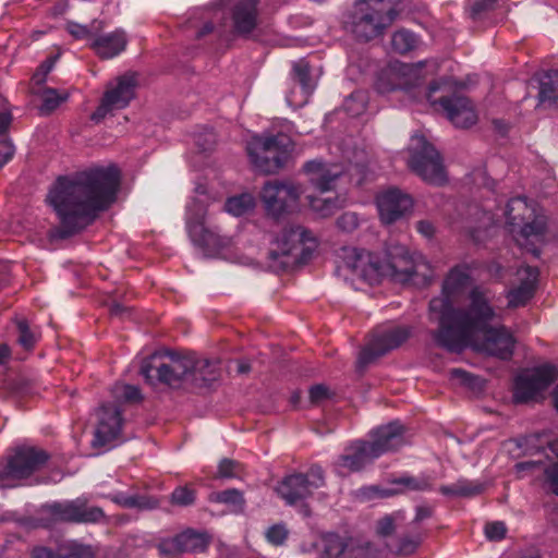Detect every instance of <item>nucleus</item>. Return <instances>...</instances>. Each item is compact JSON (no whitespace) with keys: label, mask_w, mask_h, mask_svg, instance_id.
Segmentation results:
<instances>
[{"label":"nucleus","mask_w":558,"mask_h":558,"mask_svg":"<svg viewBox=\"0 0 558 558\" xmlns=\"http://www.w3.org/2000/svg\"><path fill=\"white\" fill-rule=\"evenodd\" d=\"M429 312L432 319L439 325L434 332L438 345L451 352H461L471 347L501 360L512 356L515 339L505 326L489 325L496 314L489 298L481 288L471 290L465 308H451L447 301L433 299Z\"/></svg>","instance_id":"1"},{"label":"nucleus","mask_w":558,"mask_h":558,"mask_svg":"<svg viewBox=\"0 0 558 558\" xmlns=\"http://www.w3.org/2000/svg\"><path fill=\"white\" fill-rule=\"evenodd\" d=\"M119 185L120 171L116 166L59 178L47 196L60 221L57 235L66 239L89 226L99 211L116 201Z\"/></svg>","instance_id":"2"},{"label":"nucleus","mask_w":558,"mask_h":558,"mask_svg":"<svg viewBox=\"0 0 558 558\" xmlns=\"http://www.w3.org/2000/svg\"><path fill=\"white\" fill-rule=\"evenodd\" d=\"M404 428L399 422H391L371 433L372 440H357L352 442L339 456L336 471L344 476L350 472H357L372 463L381 454L399 449L404 445Z\"/></svg>","instance_id":"3"},{"label":"nucleus","mask_w":558,"mask_h":558,"mask_svg":"<svg viewBox=\"0 0 558 558\" xmlns=\"http://www.w3.org/2000/svg\"><path fill=\"white\" fill-rule=\"evenodd\" d=\"M316 247L311 231L302 226H289L271 242L267 253V266L274 271L305 263Z\"/></svg>","instance_id":"4"},{"label":"nucleus","mask_w":558,"mask_h":558,"mask_svg":"<svg viewBox=\"0 0 558 558\" xmlns=\"http://www.w3.org/2000/svg\"><path fill=\"white\" fill-rule=\"evenodd\" d=\"M397 0H359L350 15V29L357 39L368 41L381 34L397 14Z\"/></svg>","instance_id":"5"},{"label":"nucleus","mask_w":558,"mask_h":558,"mask_svg":"<svg viewBox=\"0 0 558 558\" xmlns=\"http://www.w3.org/2000/svg\"><path fill=\"white\" fill-rule=\"evenodd\" d=\"M293 148V141L284 133L254 136L246 146L252 165L263 173L281 169Z\"/></svg>","instance_id":"6"},{"label":"nucleus","mask_w":558,"mask_h":558,"mask_svg":"<svg viewBox=\"0 0 558 558\" xmlns=\"http://www.w3.org/2000/svg\"><path fill=\"white\" fill-rule=\"evenodd\" d=\"M186 228L192 242L208 254H218L232 243V239L220 234L218 228L206 226V206L201 201H193L187 206Z\"/></svg>","instance_id":"7"},{"label":"nucleus","mask_w":558,"mask_h":558,"mask_svg":"<svg viewBox=\"0 0 558 558\" xmlns=\"http://www.w3.org/2000/svg\"><path fill=\"white\" fill-rule=\"evenodd\" d=\"M409 167L425 182L440 185L446 182L442 159L435 147L424 136H414L409 148Z\"/></svg>","instance_id":"8"},{"label":"nucleus","mask_w":558,"mask_h":558,"mask_svg":"<svg viewBox=\"0 0 558 558\" xmlns=\"http://www.w3.org/2000/svg\"><path fill=\"white\" fill-rule=\"evenodd\" d=\"M168 357V362L159 365H153L150 362H146L141 367V374L144 378L154 384L156 379L171 388H180L187 384L190 385V371L193 366V356L184 355L181 356L175 352L167 351L165 354Z\"/></svg>","instance_id":"9"},{"label":"nucleus","mask_w":558,"mask_h":558,"mask_svg":"<svg viewBox=\"0 0 558 558\" xmlns=\"http://www.w3.org/2000/svg\"><path fill=\"white\" fill-rule=\"evenodd\" d=\"M48 453L35 447L19 448L0 469V488L14 487L19 481L28 477L48 461Z\"/></svg>","instance_id":"10"},{"label":"nucleus","mask_w":558,"mask_h":558,"mask_svg":"<svg viewBox=\"0 0 558 558\" xmlns=\"http://www.w3.org/2000/svg\"><path fill=\"white\" fill-rule=\"evenodd\" d=\"M43 509L57 522L89 524L99 523L106 518L104 510L100 507L90 506L84 496L72 500L53 501L45 505Z\"/></svg>","instance_id":"11"},{"label":"nucleus","mask_w":558,"mask_h":558,"mask_svg":"<svg viewBox=\"0 0 558 558\" xmlns=\"http://www.w3.org/2000/svg\"><path fill=\"white\" fill-rule=\"evenodd\" d=\"M137 81L134 74H124L108 83L99 106L90 120L100 123L107 116L124 109L135 97Z\"/></svg>","instance_id":"12"},{"label":"nucleus","mask_w":558,"mask_h":558,"mask_svg":"<svg viewBox=\"0 0 558 558\" xmlns=\"http://www.w3.org/2000/svg\"><path fill=\"white\" fill-rule=\"evenodd\" d=\"M302 189L289 181H268L260 192L266 211L272 217H280L294 211L299 206Z\"/></svg>","instance_id":"13"},{"label":"nucleus","mask_w":558,"mask_h":558,"mask_svg":"<svg viewBox=\"0 0 558 558\" xmlns=\"http://www.w3.org/2000/svg\"><path fill=\"white\" fill-rule=\"evenodd\" d=\"M325 486L324 470L313 465L306 473H293L283 477L277 487L278 495L288 504L294 505Z\"/></svg>","instance_id":"14"},{"label":"nucleus","mask_w":558,"mask_h":558,"mask_svg":"<svg viewBox=\"0 0 558 558\" xmlns=\"http://www.w3.org/2000/svg\"><path fill=\"white\" fill-rule=\"evenodd\" d=\"M556 377L557 368L550 364H544L521 373L514 380V401L525 403L536 400L555 381Z\"/></svg>","instance_id":"15"},{"label":"nucleus","mask_w":558,"mask_h":558,"mask_svg":"<svg viewBox=\"0 0 558 558\" xmlns=\"http://www.w3.org/2000/svg\"><path fill=\"white\" fill-rule=\"evenodd\" d=\"M410 329L405 326H396L383 330H376L359 355V366L365 367L377 357L390 350L399 348L410 337Z\"/></svg>","instance_id":"16"},{"label":"nucleus","mask_w":558,"mask_h":558,"mask_svg":"<svg viewBox=\"0 0 558 558\" xmlns=\"http://www.w3.org/2000/svg\"><path fill=\"white\" fill-rule=\"evenodd\" d=\"M439 89V84L433 82L428 86L427 100L433 105H439L446 112L447 118L457 128H469L473 125L477 116L472 102L462 96L441 97L438 101L432 99V95Z\"/></svg>","instance_id":"17"},{"label":"nucleus","mask_w":558,"mask_h":558,"mask_svg":"<svg viewBox=\"0 0 558 558\" xmlns=\"http://www.w3.org/2000/svg\"><path fill=\"white\" fill-rule=\"evenodd\" d=\"M418 84L417 69L405 63H393L379 72L375 88L380 94H387L398 89L408 92Z\"/></svg>","instance_id":"18"},{"label":"nucleus","mask_w":558,"mask_h":558,"mask_svg":"<svg viewBox=\"0 0 558 558\" xmlns=\"http://www.w3.org/2000/svg\"><path fill=\"white\" fill-rule=\"evenodd\" d=\"M123 418L121 410L113 404H102L98 412V425L93 439L94 447H102L118 440Z\"/></svg>","instance_id":"19"},{"label":"nucleus","mask_w":558,"mask_h":558,"mask_svg":"<svg viewBox=\"0 0 558 558\" xmlns=\"http://www.w3.org/2000/svg\"><path fill=\"white\" fill-rule=\"evenodd\" d=\"M380 219L384 223H392L403 217L412 206V198L398 189L380 193L376 198Z\"/></svg>","instance_id":"20"},{"label":"nucleus","mask_w":558,"mask_h":558,"mask_svg":"<svg viewBox=\"0 0 558 558\" xmlns=\"http://www.w3.org/2000/svg\"><path fill=\"white\" fill-rule=\"evenodd\" d=\"M303 170L311 184L320 193L331 191L341 174L338 166H327L320 160L305 162Z\"/></svg>","instance_id":"21"},{"label":"nucleus","mask_w":558,"mask_h":558,"mask_svg":"<svg viewBox=\"0 0 558 558\" xmlns=\"http://www.w3.org/2000/svg\"><path fill=\"white\" fill-rule=\"evenodd\" d=\"M128 45L126 33L118 28L111 33H98L89 47L100 59H112L123 52Z\"/></svg>","instance_id":"22"},{"label":"nucleus","mask_w":558,"mask_h":558,"mask_svg":"<svg viewBox=\"0 0 558 558\" xmlns=\"http://www.w3.org/2000/svg\"><path fill=\"white\" fill-rule=\"evenodd\" d=\"M257 0H239L232 8L231 19L234 33L240 36L250 35L257 26Z\"/></svg>","instance_id":"23"},{"label":"nucleus","mask_w":558,"mask_h":558,"mask_svg":"<svg viewBox=\"0 0 558 558\" xmlns=\"http://www.w3.org/2000/svg\"><path fill=\"white\" fill-rule=\"evenodd\" d=\"M518 276L521 283L518 288L509 292V306L518 307L525 305L532 299L535 292L538 279V270L536 267L525 266L519 269Z\"/></svg>","instance_id":"24"},{"label":"nucleus","mask_w":558,"mask_h":558,"mask_svg":"<svg viewBox=\"0 0 558 558\" xmlns=\"http://www.w3.org/2000/svg\"><path fill=\"white\" fill-rule=\"evenodd\" d=\"M471 276L469 268L465 265H458L453 267L442 283V293L444 296L440 298L444 301H447L451 308H454L452 305L451 298L456 296L460 292H462L470 284Z\"/></svg>","instance_id":"25"},{"label":"nucleus","mask_w":558,"mask_h":558,"mask_svg":"<svg viewBox=\"0 0 558 558\" xmlns=\"http://www.w3.org/2000/svg\"><path fill=\"white\" fill-rule=\"evenodd\" d=\"M193 356V366L190 371V385L206 387L218 378V365L208 359H196Z\"/></svg>","instance_id":"26"},{"label":"nucleus","mask_w":558,"mask_h":558,"mask_svg":"<svg viewBox=\"0 0 558 558\" xmlns=\"http://www.w3.org/2000/svg\"><path fill=\"white\" fill-rule=\"evenodd\" d=\"M396 250V254L391 253L390 268L395 275H400L402 280H410L418 272L421 265L404 247H397Z\"/></svg>","instance_id":"27"},{"label":"nucleus","mask_w":558,"mask_h":558,"mask_svg":"<svg viewBox=\"0 0 558 558\" xmlns=\"http://www.w3.org/2000/svg\"><path fill=\"white\" fill-rule=\"evenodd\" d=\"M484 490V483L468 478H459L450 485H442L439 487V492L442 495L453 498H472L481 495Z\"/></svg>","instance_id":"28"},{"label":"nucleus","mask_w":558,"mask_h":558,"mask_svg":"<svg viewBox=\"0 0 558 558\" xmlns=\"http://www.w3.org/2000/svg\"><path fill=\"white\" fill-rule=\"evenodd\" d=\"M534 211L535 208L527 203L525 197L511 198L506 207L507 222L512 227H521L534 216Z\"/></svg>","instance_id":"29"},{"label":"nucleus","mask_w":558,"mask_h":558,"mask_svg":"<svg viewBox=\"0 0 558 558\" xmlns=\"http://www.w3.org/2000/svg\"><path fill=\"white\" fill-rule=\"evenodd\" d=\"M116 505L126 509L151 510L158 507V500L145 495H128L123 492L107 496Z\"/></svg>","instance_id":"30"},{"label":"nucleus","mask_w":558,"mask_h":558,"mask_svg":"<svg viewBox=\"0 0 558 558\" xmlns=\"http://www.w3.org/2000/svg\"><path fill=\"white\" fill-rule=\"evenodd\" d=\"M177 543L182 553H201L204 551L208 544L209 538L206 533L198 532L193 529H187L177 535Z\"/></svg>","instance_id":"31"},{"label":"nucleus","mask_w":558,"mask_h":558,"mask_svg":"<svg viewBox=\"0 0 558 558\" xmlns=\"http://www.w3.org/2000/svg\"><path fill=\"white\" fill-rule=\"evenodd\" d=\"M541 102H558V70H549L542 73L538 77Z\"/></svg>","instance_id":"32"},{"label":"nucleus","mask_w":558,"mask_h":558,"mask_svg":"<svg viewBox=\"0 0 558 558\" xmlns=\"http://www.w3.org/2000/svg\"><path fill=\"white\" fill-rule=\"evenodd\" d=\"M104 27L105 23L100 20H94L88 25L78 24L73 21H69L65 24V29L73 38L78 40H90V43L98 33L104 31Z\"/></svg>","instance_id":"33"},{"label":"nucleus","mask_w":558,"mask_h":558,"mask_svg":"<svg viewBox=\"0 0 558 558\" xmlns=\"http://www.w3.org/2000/svg\"><path fill=\"white\" fill-rule=\"evenodd\" d=\"M549 448L558 459V438L549 442ZM543 486L548 493L558 496V460L547 463L543 469Z\"/></svg>","instance_id":"34"},{"label":"nucleus","mask_w":558,"mask_h":558,"mask_svg":"<svg viewBox=\"0 0 558 558\" xmlns=\"http://www.w3.org/2000/svg\"><path fill=\"white\" fill-rule=\"evenodd\" d=\"M213 502L225 504L232 507L234 513H242L245 507V499L242 492L235 488L226 489L222 492L213 493L209 496Z\"/></svg>","instance_id":"35"},{"label":"nucleus","mask_w":558,"mask_h":558,"mask_svg":"<svg viewBox=\"0 0 558 558\" xmlns=\"http://www.w3.org/2000/svg\"><path fill=\"white\" fill-rule=\"evenodd\" d=\"M347 266L352 272L364 280H371L373 275H376L378 268L369 260V255L364 252L354 251V260L347 263Z\"/></svg>","instance_id":"36"},{"label":"nucleus","mask_w":558,"mask_h":558,"mask_svg":"<svg viewBox=\"0 0 558 558\" xmlns=\"http://www.w3.org/2000/svg\"><path fill=\"white\" fill-rule=\"evenodd\" d=\"M255 206V198L250 193L229 197L225 204V210L233 216H242L251 211Z\"/></svg>","instance_id":"37"},{"label":"nucleus","mask_w":558,"mask_h":558,"mask_svg":"<svg viewBox=\"0 0 558 558\" xmlns=\"http://www.w3.org/2000/svg\"><path fill=\"white\" fill-rule=\"evenodd\" d=\"M417 45L416 36L407 29H400L393 33L391 37L392 50L397 53L404 54L413 50Z\"/></svg>","instance_id":"38"},{"label":"nucleus","mask_w":558,"mask_h":558,"mask_svg":"<svg viewBox=\"0 0 558 558\" xmlns=\"http://www.w3.org/2000/svg\"><path fill=\"white\" fill-rule=\"evenodd\" d=\"M292 75L294 82L300 85L304 98L306 99L313 90L308 63L303 60L295 62L293 64Z\"/></svg>","instance_id":"39"},{"label":"nucleus","mask_w":558,"mask_h":558,"mask_svg":"<svg viewBox=\"0 0 558 558\" xmlns=\"http://www.w3.org/2000/svg\"><path fill=\"white\" fill-rule=\"evenodd\" d=\"M433 477L422 474L420 476H401L395 483L404 486L410 490L425 492L433 489Z\"/></svg>","instance_id":"40"},{"label":"nucleus","mask_w":558,"mask_h":558,"mask_svg":"<svg viewBox=\"0 0 558 558\" xmlns=\"http://www.w3.org/2000/svg\"><path fill=\"white\" fill-rule=\"evenodd\" d=\"M520 228V234L525 241H527L531 236H542L546 229L545 217L537 216L534 213V216L530 220H526Z\"/></svg>","instance_id":"41"},{"label":"nucleus","mask_w":558,"mask_h":558,"mask_svg":"<svg viewBox=\"0 0 558 558\" xmlns=\"http://www.w3.org/2000/svg\"><path fill=\"white\" fill-rule=\"evenodd\" d=\"M323 555L325 558H337L345 549V543L337 534H327L322 539Z\"/></svg>","instance_id":"42"},{"label":"nucleus","mask_w":558,"mask_h":558,"mask_svg":"<svg viewBox=\"0 0 558 558\" xmlns=\"http://www.w3.org/2000/svg\"><path fill=\"white\" fill-rule=\"evenodd\" d=\"M404 520L402 512L397 511L391 514H387L378 520L377 522V534L383 537H388L393 534L399 523Z\"/></svg>","instance_id":"43"},{"label":"nucleus","mask_w":558,"mask_h":558,"mask_svg":"<svg viewBox=\"0 0 558 558\" xmlns=\"http://www.w3.org/2000/svg\"><path fill=\"white\" fill-rule=\"evenodd\" d=\"M117 401L135 402L141 399V391L136 386L116 384L111 389Z\"/></svg>","instance_id":"44"},{"label":"nucleus","mask_w":558,"mask_h":558,"mask_svg":"<svg viewBox=\"0 0 558 558\" xmlns=\"http://www.w3.org/2000/svg\"><path fill=\"white\" fill-rule=\"evenodd\" d=\"M196 493L189 486H179L170 495V502L179 507H189L195 502Z\"/></svg>","instance_id":"45"},{"label":"nucleus","mask_w":558,"mask_h":558,"mask_svg":"<svg viewBox=\"0 0 558 558\" xmlns=\"http://www.w3.org/2000/svg\"><path fill=\"white\" fill-rule=\"evenodd\" d=\"M17 327V342L26 350L32 349L36 341V335L34 331L29 329L28 323L25 319H20L16 323Z\"/></svg>","instance_id":"46"},{"label":"nucleus","mask_w":558,"mask_h":558,"mask_svg":"<svg viewBox=\"0 0 558 558\" xmlns=\"http://www.w3.org/2000/svg\"><path fill=\"white\" fill-rule=\"evenodd\" d=\"M242 471L241 464L232 459L223 458L218 464L216 477L219 478H234L240 475Z\"/></svg>","instance_id":"47"},{"label":"nucleus","mask_w":558,"mask_h":558,"mask_svg":"<svg viewBox=\"0 0 558 558\" xmlns=\"http://www.w3.org/2000/svg\"><path fill=\"white\" fill-rule=\"evenodd\" d=\"M418 544L420 539L417 537L403 536L397 544L388 545V547L391 553L407 556L413 554Z\"/></svg>","instance_id":"48"},{"label":"nucleus","mask_w":558,"mask_h":558,"mask_svg":"<svg viewBox=\"0 0 558 558\" xmlns=\"http://www.w3.org/2000/svg\"><path fill=\"white\" fill-rule=\"evenodd\" d=\"M308 202L311 208L320 214L323 217L332 215L337 208L336 202L331 198L308 196Z\"/></svg>","instance_id":"49"},{"label":"nucleus","mask_w":558,"mask_h":558,"mask_svg":"<svg viewBox=\"0 0 558 558\" xmlns=\"http://www.w3.org/2000/svg\"><path fill=\"white\" fill-rule=\"evenodd\" d=\"M392 495L390 489H380L378 486H364L355 492V497L361 501H368L374 498H386Z\"/></svg>","instance_id":"50"},{"label":"nucleus","mask_w":558,"mask_h":558,"mask_svg":"<svg viewBox=\"0 0 558 558\" xmlns=\"http://www.w3.org/2000/svg\"><path fill=\"white\" fill-rule=\"evenodd\" d=\"M64 100L56 89L47 88L43 94V105L40 110L43 112H51Z\"/></svg>","instance_id":"51"},{"label":"nucleus","mask_w":558,"mask_h":558,"mask_svg":"<svg viewBox=\"0 0 558 558\" xmlns=\"http://www.w3.org/2000/svg\"><path fill=\"white\" fill-rule=\"evenodd\" d=\"M288 530L284 524H275L266 532V538L274 545H282L288 537Z\"/></svg>","instance_id":"52"},{"label":"nucleus","mask_w":558,"mask_h":558,"mask_svg":"<svg viewBox=\"0 0 558 558\" xmlns=\"http://www.w3.org/2000/svg\"><path fill=\"white\" fill-rule=\"evenodd\" d=\"M507 527L504 522L495 521L487 523L485 535L489 541H500L506 536Z\"/></svg>","instance_id":"53"},{"label":"nucleus","mask_w":558,"mask_h":558,"mask_svg":"<svg viewBox=\"0 0 558 558\" xmlns=\"http://www.w3.org/2000/svg\"><path fill=\"white\" fill-rule=\"evenodd\" d=\"M308 395L312 404H320L323 401L328 400L331 397V392L328 387L322 384L311 387Z\"/></svg>","instance_id":"54"},{"label":"nucleus","mask_w":558,"mask_h":558,"mask_svg":"<svg viewBox=\"0 0 558 558\" xmlns=\"http://www.w3.org/2000/svg\"><path fill=\"white\" fill-rule=\"evenodd\" d=\"M337 226L344 232H352L359 226L357 215L354 213H344L337 219Z\"/></svg>","instance_id":"55"},{"label":"nucleus","mask_w":558,"mask_h":558,"mask_svg":"<svg viewBox=\"0 0 558 558\" xmlns=\"http://www.w3.org/2000/svg\"><path fill=\"white\" fill-rule=\"evenodd\" d=\"M12 121V114L7 99L0 94V135L4 134Z\"/></svg>","instance_id":"56"},{"label":"nucleus","mask_w":558,"mask_h":558,"mask_svg":"<svg viewBox=\"0 0 558 558\" xmlns=\"http://www.w3.org/2000/svg\"><path fill=\"white\" fill-rule=\"evenodd\" d=\"M547 465V463H544L543 461L541 460H527V461H522V462H519L515 464V470L518 473H531V474H535L536 472H542L543 473V469Z\"/></svg>","instance_id":"57"},{"label":"nucleus","mask_w":558,"mask_h":558,"mask_svg":"<svg viewBox=\"0 0 558 558\" xmlns=\"http://www.w3.org/2000/svg\"><path fill=\"white\" fill-rule=\"evenodd\" d=\"M158 550L163 556H172V555L181 554L180 546L177 543V535L170 539L162 541L158 545Z\"/></svg>","instance_id":"58"},{"label":"nucleus","mask_w":558,"mask_h":558,"mask_svg":"<svg viewBox=\"0 0 558 558\" xmlns=\"http://www.w3.org/2000/svg\"><path fill=\"white\" fill-rule=\"evenodd\" d=\"M14 155V146L10 141H0V168H2Z\"/></svg>","instance_id":"59"},{"label":"nucleus","mask_w":558,"mask_h":558,"mask_svg":"<svg viewBox=\"0 0 558 558\" xmlns=\"http://www.w3.org/2000/svg\"><path fill=\"white\" fill-rule=\"evenodd\" d=\"M450 375H451L452 379H457L461 384L469 386V387H473L474 381L476 379L473 375H471L470 373H468L461 368H452L450 371Z\"/></svg>","instance_id":"60"},{"label":"nucleus","mask_w":558,"mask_h":558,"mask_svg":"<svg viewBox=\"0 0 558 558\" xmlns=\"http://www.w3.org/2000/svg\"><path fill=\"white\" fill-rule=\"evenodd\" d=\"M28 558H58L57 553L46 546H35L29 551Z\"/></svg>","instance_id":"61"},{"label":"nucleus","mask_w":558,"mask_h":558,"mask_svg":"<svg viewBox=\"0 0 558 558\" xmlns=\"http://www.w3.org/2000/svg\"><path fill=\"white\" fill-rule=\"evenodd\" d=\"M62 558H93V555L89 547L74 545L71 547L70 554Z\"/></svg>","instance_id":"62"},{"label":"nucleus","mask_w":558,"mask_h":558,"mask_svg":"<svg viewBox=\"0 0 558 558\" xmlns=\"http://www.w3.org/2000/svg\"><path fill=\"white\" fill-rule=\"evenodd\" d=\"M52 69V62L51 61H46L44 62L38 71L34 74L33 76V80L35 81L36 84H41L46 81V76L47 74L51 71Z\"/></svg>","instance_id":"63"},{"label":"nucleus","mask_w":558,"mask_h":558,"mask_svg":"<svg viewBox=\"0 0 558 558\" xmlns=\"http://www.w3.org/2000/svg\"><path fill=\"white\" fill-rule=\"evenodd\" d=\"M496 0H476L472 5V14L475 16L494 8Z\"/></svg>","instance_id":"64"}]
</instances>
